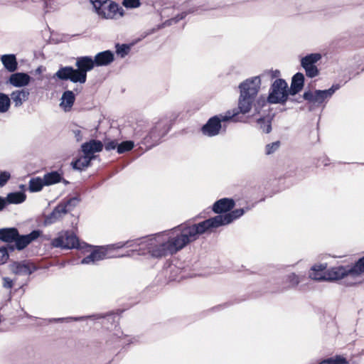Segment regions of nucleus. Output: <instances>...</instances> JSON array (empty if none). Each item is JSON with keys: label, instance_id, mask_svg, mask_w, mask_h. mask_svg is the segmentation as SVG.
<instances>
[{"label": "nucleus", "instance_id": "864d4df0", "mask_svg": "<svg viewBox=\"0 0 364 364\" xmlns=\"http://www.w3.org/2000/svg\"><path fill=\"white\" fill-rule=\"evenodd\" d=\"M72 132L77 141H80L82 139V138H83V130L82 129H81L79 127H75L72 129Z\"/></svg>", "mask_w": 364, "mask_h": 364}, {"label": "nucleus", "instance_id": "f704fd0d", "mask_svg": "<svg viewBox=\"0 0 364 364\" xmlns=\"http://www.w3.org/2000/svg\"><path fill=\"white\" fill-rule=\"evenodd\" d=\"M92 159L90 156L83 154L82 156L72 163L73 167L75 169L82 171L90 165Z\"/></svg>", "mask_w": 364, "mask_h": 364}, {"label": "nucleus", "instance_id": "72a5a7b5", "mask_svg": "<svg viewBox=\"0 0 364 364\" xmlns=\"http://www.w3.org/2000/svg\"><path fill=\"white\" fill-rule=\"evenodd\" d=\"M135 144L132 140H125L118 142L115 139V149L118 154H124L131 151L134 147Z\"/></svg>", "mask_w": 364, "mask_h": 364}, {"label": "nucleus", "instance_id": "4d7b16f0", "mask_svg": "<svg viewBox=\"0 0 364 364\" xmlns=\"http://www.w3.org/2000/svg\"><path fill=\"white\" fill-rule=\"evenodd\" d=\"M3 287L6 289H11L14 285L13 280L9 277H3Z\"/></svg>", "mask_w": 364, "mask_h": 364}, {"label": "nucleus", "instance_id": "f3484780", "mask_svg": "<svg viewBox=\"0 0 364 364\" xmlns=\"http://www.w3.org/2000/svg\"><path fill=\"white\" fill-rule=\"evenodd\" d=\"M108 248L106 247H97L88 256L81 261L82 264H93L95 262L102 260L107 257Z\"/></svg>", "mask_w": 364, "mask_h": 364}, {"label": "nucleus", "instance_id": "9b49d317", "mask_svg": "<svg viewBox=\"0 0 364 364\" xmlns=\"http://www.w3.org/2000/svg\"><path fill=\"white\" fill-rule=\"evenodd\" d=\"M98 16L103 19L114 17V1L111 0H90Z\"/></svg>", "mask_w": 364, "mask_h": 364}, {"label": "nucleus", "instance_id": "9d476101", "mask_svg": "<svg viewBox=\"0 0 364 364\" xmlns=\"http://www.w3.org/2000/svg\"><path fill=\"white\" fill-rule=\"evenodd\" d=\"M51 245L54 247H60L62 249L81 247L77 236L70 231H62L59 232L58 237L52 240Z\"/></svg>", "mask_w": 364, "mask_h": 364}, {"label": "nucleus", "instance_id": "c03bdc74", "mask_svg": "<svg viewBox=\"0 0 364 364\" xmlns=\"http://www.w3.org/2000/svg\"><path fill=\"white\" fill-rule=\"evenodd\" d=\"M122 5L127 9H135L141 6V0H122Z\"/></svg>", "mask_w": 364, "mask_h": 364}, {"label": "nucleus", "instance_id": "6e6d98bb", "mask_svg": "<svg viewBox=\"0 0 364 364\" xmlns=\"http://www.w3.org/2000/svg\"><path fill=\"white\" fill-rule=\"evenodd\" d=\"M202 7V5H193L189 7L188 9L183 11V12L186 14V16H187L189 14H193L197 12L198 10L201 9Z\"/></svg>", "mask_w": 364, "mask_h": 364}, {"label": "nucleus", "instance_id": "bf43d9fd", "mask_svg": "<svg viewBox=\"0 0 364 364\" xmlns=\"http://www.w3.org/2000/svg\"><path fill=\"white\" fill-rule=\"evenodd\" d=\"M186 14L182 11L173 16L174 24L178 23L180 21L183 20L186 18Z\"/></svg>", "mask_w": 364, "mask_h": 364}, {"label": "nucleus", "instance_id": "603ef678", "mask_svg": "<svg viewBox=\"0 0 364 364\" xmlns=\"http://www.w3.org/2000/svg\"><path fill=\"white\" fill-rule=\"evenodd\" d=\"M11 178V174L8 171L0 173V187L4 186Z\"/></svg>", "mask_w": 364, "mask_h": 364}, {"label": "nucleus", "instance_id": "a878e982", "mask_svg": "<svg viewBox=\"0 0 364 364\" xmlns=\"http://www.w3.org/2000/svg\"><path fill=\"white\" fill-rule=\"evenodd\" d=\"M1 61L4 68L10 73L15 72L18 68V62L14 54H5L1 55Z\"/></svg>", "mask_w": 364, "mask_h": 364}, {"label": "nucleus", "instance_id": "423d86ee", "mask_svg": "<svg viewBox=\"0 0 364 364\" xmlns=\"http://www.w3.org/2000/svg\"><path fill=\"white\" fill-rule=\"evenodd\" d=\"M363 274H364V255L346 265L327 267L326 282H338L347 277L357 278Z\"/></svg>", "mask_w": 364, "mask_h": 364}, {"label": "nucleus", "instance_id": "f03ea898", "mask_svg": "<svg viewBox=\"0 0 364 364\" xmlns=\"http://www.w3.org/2000/svg\"><path fill=\"white\" fill-rule=\"evenodd\" d=\"M174 120L159 119L151 127L149 121L144 117H138L134 122H132V127L135 137L141 138L137 143L141 151L132 153L124 156V159H115V174L124 168L132 161L136 159L146 151L160 144L163 138L170 132Z\"/></svg>", "mask_w": 364, "mask_h": 364}, {"label": "nucleus", "instance_id": "e2e57ef3", "mask_svg": "<svg viewBox=\"0 0 364 364\" xmlns=\"http://www.w3.org/2000/svg\"><path fill=\"white\" fill-rule=\"evenodd\" d=\"M359 284H360V282H348V280L343 281V284L346 287H354V286H357Z\"/></svg>", "mask_w": 364, "mask_h": 364}, {"label": "nucleus", "instance_id": "1a4fd4ad", "mask_svg": "<svg viewBox=\"0 0 364 364\" xmlns=\"http://www.w3.org/2000/svg\"><path fill=\"white\" fill-rule=\"evenodd\" d=\"M287 81L284 78H277L270 84L268 96L274 105H287Z\"/></svg>", "mask_w": 364, "mask_h": 364}, {"label": "nucleus", "instance_id": "bb28decb", "mask_svg": "<svg viewBox=\"0 0 364 364\" xmlns=\"http://www.w3.org/2000/svg\"><path fill=\"white\" fill-rule=\"evenodd\" d=\"M29 96V92L25 90H18L13 91L11 94V101L12 100L16 107H21L26 101Z\"/></svg>", "mask_w": 364, "mask_h": 364}, {"label": "nucleus", "instance_id": "58836bf2", "mask_svg": "<svg viewBox=\"0 0 364 364\" xmlns=\"http://www.w3.org/2000/svg\"><path fill=\"white\" fill-rule=\"evenodd\" d=\"M46 185L44 183L43 178L36 177L30 180L28 188L31 192H38L40 191Z\"/></svg>", "mask_w": 364, "mask_h": 364}, {"label": "nucleus", "instance_id": "79ce46f5", "mask_svg": "<svg viewBox=\"0 0 364 364\" xmlns=\"http://www.w3.org/2000/svg\"><path fill=\"white\" fill-rule=\"evenodd\" d=\"M281 146V141L279 140L266 144L264 148V154L267 156H269L276 152Z\"/></svg>", "mask_w": 364, "mask_h": 364}, {"label": "nucleus", "instance_id": "c85d7f7f", "mask_svg": "<svg viewBox=\"0 0 364 364\" xmlns=\"http://www.w3.org/2000/svg\"><path fill=\"white\" fill-rule=\"evenodd\" d=\"M322 58L319 53H311L306 55L304 57L301 58V66L304 68L309 66L316 65Z\"/></svg>", "mask_w": 364, "mask_h": 364}, {"label": "nucleus", "instance_id": "7c9ffc66", "mask_svg": "<svg viewBox=\"0 0 364 364\" xmlns=\"http://www.w3.org/2000/svg\"><path fill=\"white\" fill-rule=\"evenodd\" d=\"M18 236V230L15 228L0 229V240L10 242Z\"/></svg>", "mask_w": 364, "mask_h": 364}, {"label": "nucleus", "instance_id": "20e7f679", "mask_svg": "<svg viewBox=\"0 0 364 364\" xmlns=\"http://www.w3.org/2000/svg\"><path fill=\"white\" fill-rule=\"evenodd\" d=\"M261 79L259 76L249 77L238 85L240 96L237 107L232 109L237 114L243 115L249 114L252 109V102L257 97L261 87Z\"/></svg>", "mask_w": 364, "mask_h": 364}, {"label": "nucleus", "instance_id": "0eeeda50", "mask_svg": "<svg viewBox=\"0 0 364 364\" xmlns=\"http://www.w3.org/2000/svg\"><path fill=\"white\" fill-rule=\"evenodd\" d=\"M236 112L232 109H229L224 113L213 115L210 117L207 122L201 127L200 132L204 136L213 137L220 133H225L227 129V123L230 122H237Z\"/></svg>", "mask_w": 364, "mask_h": 364}, {"label": "nucleus", "instance_id": "dca6fc26", "mask_svg": "<svg viewBox=\"0 0 364 364\" xmlns=\"http://www.w3.org/2000/svg\"><path fill=\"white\" fill-rule=\"evenodd\" d=\"M133 339L129 338L128 335L124 334L122 331H120V327L115 323V350L121 348L119 351L115 354V356L120 354L122 350L126 351L130 345L133 343Z\"/></svg>", "mask_w": 364, "mask_h": 364}, {"label": "nucleus", "instance_id": "412c9836", "mask_svg": "<svg viewBox=\"0 0 364 364\" xmlns=\"http://www.w3.org/2000/svg\"><path fill=\"white\" fill-rule=\"evenodd\" d=\"M42 232L41 230H33L30 234L26 235H19L14 240L16 248L19 250L24 249L32 241L37 239Z\"/></svg>", "mask_w": 364, "mask_h": 364}, {"label": "nucleus", "instance_id": "cd10ccee", "mask_svg": "<svg viewBox=\"0 0 364 364\" xmlns=\"http://www.w3.org/2000/svg\"><path fill=\"white\" fill-rule=\"evenodd\" d=\"M75 95L73 91L67 90L61 97L60 107L65 111H69L75 102Z\"/></svg>", "mask_w": 364, "mask_h": 364}, {"label": "nucleus", "instance_id": "a211bd4d", "mask_svg": "<svg viewBox=\"0 0 364 364\" xmlns=\"http://www.w3.org/2000/svg\"><path fill=\"white\" fill-rule=\"evenodd\" d=\"M300 282L301 281L299 276L296 273L291 272L286 275L284 279V282L287 283L288 285L284 286L282 287H278L272 290H266L265 292H270L272 294L284 293L291 289L296 288L299 284Z\"/></svg>", "mask_w": 364, "mask_h": 364}, {"label": "nucleus", "instance_id": "4be33fe9", "mask_svg": "<svg viewBox=\"0 0 364 364\" xmlns=\"http://www.w3.org/2000/svg\"><path fill=\"white\" fill-rule=\"evenodd\" d=\"M31 80V77L25 73H15L10 75L9 83L15 87L27 86Z\"/></svg>", "mask_w": 364, "mask_h": 364}, {"label": "nucleus", "instance_id": "8fccbe9b", "mask_svg": "<svg viewBox=\"0 0 364 364\" xmlns=\"http://www.w3.org/2000/svg\"><path fill=\"white\" fill-rule=\"evenodd\" d=\"M119 250L115 251V258H123V257H133L136 258V250L134 247H132L131 250H128L126 251L124 254L118 253Z\"/></svg>", "mask_w": 364, "mask_h": 364}, {"label": "nucleus", "instance_id": "13d9d810", "mask_svg": "<svg viewBox=\"0 0 364 364\" xmlns=\"http://www.w3.org/2000/svg\"><path fill=\"white\" fill-rule=\"evenodd\" d=\"M119 15L120 17H123L125 15V11L118 3L115 2V16Z\"/></svg>", "mask_w": 364, "mask_h": 364}, {"label": "nucleus", "instance_id": "f257e3e1", "mask_svg": "<svg viewBox=\"0 0 364 364\" xmlns=\"http://www.w3.org/2000/svg\"><path fill=\"white\" fill-rule=\"evenodd\" d=\"M186 225H178L154 234L115 242V251L134 247L137 256L148 255L154 259L173 256L196 242L191 226Z\"/></svg>", "mask_w": 364, "mask_h": 364}, {"label": "nucleus", "instance_id": "5701e85b", "mask_svg": "<svg viewBox=\"0 0 364 364\" xmlns=\"http://www.w3.org/2000/svg\"><path fill=\"white\" fill-rule=\"evenodd\" d=\"M102 144L100 141L91 140L89 142L85 143L82 146V150L84 154L90 156L92 159L95 158V153L100 151L102 149Z\"/></svg>", "mask_w": 364, "mask_h": 364}, {"label": "nucleus", "instance_id": "39448f33", "mask_svg": "<svg viewBox=\"0 0 364 364\" xmlns=\"http://www.w3.org/2000/svg\"><path fill=\"white\" fill-rule=\"evenodd\" d=\"M75 65L77 69L71 66L61 67L53 75V79L70 80L74 83H85L87 80V73L95 66L93 59L90 56L77 58Z\"/></svg>", "mask_w": 364, "mask_h": 364}, {"label": "nucleus", "instance_id": "680f3d73", "mask_svg": "<svg viewBox=\"0 0 364 364\" xmlns=\"http://www.w3.org/2000/svg\"><path fill=\"white\" fill-rule=\"evenodd\" d=\"M270 73V77L272 79H277V78H280L279 76L281 75V73H280V70H271L269 71Z\"/></svg>", "mask_w": 364, "mask_h": 364}, {"label": "nucleus", "instance_id": "473e14b6", "mask_svg": "<svg viewBox=\"0 0 364 364\" xmlns=\"http://www.w3.org/2000/svg\"><path fill=\"white\" fill-rule=\"evenodd\" d=\"M316 364H350L348 360L341 355L323 358Z\"/></svg>", "mask_w": 364, "mask_h": 364}, {"label": "nucleus", "instance_id": "ea45409f", "mask_svg": "<svg viewBox=\"0 0 364 364\" xmlns=\"http://www.w3.org/2000/svg\"><path fill=\"white\" fill-rule=\"evenodd\" d=\"M211 212H213V211L211 210V206H210V207H208V208H206L205 210H204L203 211H202L201 213H198L196 216H194L188 220H186V221L180 223L179 225L187 224L186 225L191 226V225H193H193L198 224L200 222L196 223V221L197 220L205 218L206 215H209Z\"/></svg>", "mask_w": 364, "mask_h": 364}, {"label": "nucleus", "instance_id": "338daca9", "mask_svg": "<svg viewBox=\"0 0 364 364\" xmlns=\"http://www.w3.org/2000/svg\"><path fill=\"white\" fill-rule=\"evenodd\" d=\"M106 149H114V142L112 141V142L109 143V144L107 145Z\"/></svg>", "mask_w": 364, "mask_h": 364}, {"label": "nucleus", "instance_id": "5fc2aeb1", "mask_svg": "<svg viewBox=\"0 0 364 364\" xmlns=\"http://www.w3.org/2000/svg\"><path fill=\"white\" fill-rule=\"evenodd\" d=\"M9 258L7 250L5 247L0 248V264L5 263Z\"/></svg>", "mask_w": 364, "mask_h": 364}, {"label": "nucleus", "instance_id": "e433bc0d", "mask_svg": "<svg viewBox=\"0 0 364 364\" xmlns=\"http://www.w3.org/2000/svg\"><path fill=\"white\" fill-rule=\"evenodd\" d=\"M138 303L137 301L132 302H124L121 299L117 300V308H115V317L121 316V315L128 309H131Z\"/></svg>", "mask_w": 364, "mask_h": 364}, {"label": "nucleus", "instance_id": "2f4dec72", "mask_svg": "<svg viewBox=\"0 0 364 364\" xmlns=\"http://www.w3.org/2000/svg\"><path fill=\"white\" fill-rule=\"evenodd\" d=\"M26 196L23 192H14L7 195L6 203L9 204H19L25 201Z\"/></svg>", "mask_w": 364, "mask_h": 364}, {"label": "nucleus", "instance_id": "6e6552de", "mask_svg": "<svg viewBox=\"0 0 364 364\" xmlns=\"http://www.w3.org/2000/svg\"><path fill=\"white\" fill-rule=\"evenodd\" d=\"M341 87L342 85L340 83H333L328 89L305 90L303 92V100L306 101L308 110L313 112L318 107H325L328 100Z\"/></svg>", "mask_w": 364, "mask_h": 364}, {"label": "nucleus", "instance_id": "393cba45", "mask_svg": "<svg viewBox=\"0 0 364 364\" xmlns=\"http://www.w3.org/2000/svg\"><path fill=\"white\" fill-rule=\"evenodd\" d=\"M66 214V210L64 206L59 205V204L54 208L52 213L46 217L44 224L49 225L56 223L60 220Z\"/></svg>", "mask_w": 364, "mask_h": 364}, {"label": "nucleus", "instance_id": "69168bd1", "mask_svg": "<svg viewBox=\"0 0 364 364\" xmlns=\"http://www.w3.org/2000/svg\"><path fill=\"white\" fill-rule=\"evenodd\" d=\"M6 203L5 198L0 197V211L2 210L6 206Z\"/></svg>", "mask_w": 364, "mask_h": 364}, {"label": "nucleus", "instance_id": "052dcab7", "mask_svg": "<svg viewBox=\"0 0 364 364\" xmlns=\"http://www.w3.org/2000/svg\"><path fill=\"white\" fill-rule=\"evenodd\" d=\"M304 100H303V94L301 95H299L298 97H290V100H289L288 102H290L294 104H300Z\"/></svg>", "mask_w": 364, "mask_h": 364}, {"label": "nucleus", "instance_id": "7ed1b4c3", "mask_svg": "<svg viewBox=\"0 0 364 364\" xmlns=\"http://www.w3.org/2000/svg\"><path fill=\"white\" fill-rule=\"evenodd\" d=\"M264 200V198L255 201L247 200H245V205L242 208L234 209L224 215H217L205 219L198 224L191 225V228L196 241L203 235H210L215 232L218 228L232 223L235 220L244 215L247 211L254 208L258 203L262 202Z\"/></svg>", "mask_w": 364, "mask_h": 364}, {"label": "nucleus", "instance_id": "a19ab883", "mask_svg": "<svg viewBox=\"0 0 364 364\" xmlns=\"http://www.w3.org/2000/svg\"><path fill=\"white\" fill-rule=\"evenodd\" d=\"M291 85H294L301 90H304L305 86V77L304 75L301 72L296 73L292 77L291 80Z\"/></svg>", "mask_w": 364, "mask_h": 364}, {"label": "nucleus", "instance_id": "aec40b11", "mask_svg": "<svg viewBox=\"0 0 364 364\" xmlns=\"http://www.w3.org/2000/svg\"><path fill=\"white\" fill-rule=\"evenodd\" d=\"M327 271V263H321L319 264H314L309 271V277L312 280L316 282H326Z\"/></svg>", "mask_w": 364, "mask_h": 364}, {"label": "nucleus", "instance_id": "4468645a", "mask_svg": "<svg viewBox=\"0 0 364 364\" xmlns=\"http://www.w3.org/2000/svg\"><path fill=\"white\" fill-rule=\"evenodd\" d=\"M277 113L273 112V108L267 107L264 110V114L257 119L256 122L259 129L265 134H269L272 130V121L276 117Z\"/></svg>", "mask_w": 364, "mask_h": 364}, {"label": "nucleus", "instance_id": "4c0bfd02", "mask_svg": "<svg viewBox=\"0 0 364 364\" xmlns=\"http://www.w3.org/2000/svg\"><path fill=\"white\" fill-rule=\"evenodd\" d=\"M11 105L10 97L3 92H0V113L4 114L9 111Z\"/></svg>", "mask_w": 364, "mask_h": 364}, {"label": "nucleus", "instance_id": "b1692460", "mask_svg": "<svg viewBox=\"0 0 364 364\" xmlns=\"http://www.w3.org/2000/svg\"><path fill=\"white\" fill-rule=\"evenodd\" d=\"M93 60L95 66H106L114 60V53L110 50L98 53Z\"/></svg>", "mask_w": 364, "mask_h": 364}, {"label": "nucleus", "instance_id": "6ab92c4d", "mask_svg": "<svg viewBox=\"0 0 364 364\" xmlns=\"http://www.w3.org/2000/svg\"><path fill=\"white\" fill-rule=\"evenodd\" d=\"M253 113L252 116H256L260 114L262 112H264V108L266 107H269L271 105H274L272 100H270L268 95L266 96L264 94H262L259 96H257L254 102H252Z\"/></svg>", "mask_w": 364, "mask_h": 364}, {"label": "nucleus", "instance_id": "774afa93", "mask_svg": "<svg viewBox=\"0 0 364 364\" xmlns=\"http://www.w3.org/2000/svg\"><path fill=\"white\" fill-rule=\"evenodd\" d=\"M328 161H329L328 158L325 159V160L323 161V165L325 166H327L328 165Z\"/></svg>", "mask_w": 364, "mask_h": 364}, {"label": "nucleus", "instance_id": "f8f14e48", "mask_svg": "<svg viewBox=\"0 0 364 364\" xmlns=\"http://www.w3.org/2000/svg\"><path fill=\"white\" fill-rule=\"evenodd\" d=\"M237 200H239V199L226 197L220 198L211 205V210L217 215H224L230 212L236 205ZM242 205V203L238 201V205Z\"/></svg>", "mask_w": 364, "mask_h": 364}, {"label": "nucleus", "instance_id": "a18cd8bd", "mask_svg": "<svg viewBox=\"0 0 364 364\" xmlns=\"http://www.w3.org/2000/svg\"><path fill=\"white\" fill-rule=\"evenodd\" d=\"M245 299H235L234 302H232V301H227V302H225L223 304H218L217 306H213V308L209 309V311H220V310H223V309H224L225 308L230 307L233 304H239L242 301H245Z\"/></svg>", "mask_w": 364, "mask_h": 364}, {"label": "nucleus", "instance_id": "3c124183", "mask_svg": "<svg viewBox=\"0 0 364 364\" xmlns=\"http://www.w3.org/2000/svg\"><path fill=\"white\" fill-rule=\"evenodd\" d=\"M301 5L300 4L299 7H297L298 12L307 13L324 9L323 5H315L304 9L301 8Z\"/></svg>", "mask_w": 364, "mask_h": 364}, {"label": "nucleus", "instance_id": "ddd939ff", "mask_svg": "<svg viewBox=\"0 0 364 364\" xmlns=\"http://www.w3.org/2000/svg\"><path fill=\"white\" fill-rule=\"evenodd\" d=\"M149 35H151V32H143L139 37L132 39L129 43H115V55H117L121 58H125L129 55L134 46L142 41Z\"/></svg>", "mask_w": 364, "mask_h": 364}, {"label": "nucleus", "instance_id": "49530a36", "mask_svg": "<svg viewBox=\"0 0 364 364\" xmlns=\"http://www.w3.org/2000/svg\"><path fill=\"white\" fill-rule=\"evenodd\" d=\"M286 89H287V103L288 102L289 100H290V97L296 96L302 91V90H301L296 87H294V85L293 86V85H290V86H289L287 82Z\"/></svg>", "mask_w": 364, "mask_h": 364}, {"label": "nucleus", "instance_id": "c756f323", "mask_svg": "<svg viewBox=\"0 0 364 364\" xmlns=\"http://www.w3.org/2000/svg\"><path fill=\"white\" fill-rule=\"evenodd\" d=\"M104 318V316L102 314H95L91 316H79V317H65V318H50L48 321L50 323L51 322H70V321H85L88 318L90 319H100Z\"/></svg>", "mask_w": 364, "mask_h": 364}, {"label": "nucleus", "instance_id": "0e129e2a", "mask_svg": "<svg viewBox=\"0 0 364 364\" xmlns=\"http://www.w3.org/2000/svg\"><path fill=\"white\" fill-rule=\"evenodd\" d=\"M344 5H345V2H344V1H342L341 3H339L338 4L331 3V4H330L329 6L331 8H341Z\"/></svg>", "mask_w": 364, "mask_h": 364}, {"label": "nucleus", "instance_id": "37998d69", "mask_svg": "<svg viewBox=\"0 0 364 364\" xmlns=\"http://www.w3.org/2000/svg\"><path fill=\"white\" fill-rule=\"evenodd\" d=\"M78 199L75 197L71 198L66 201L62 202L59 205L64 206V209L66 210V213L71 211L74 207L77 205Z\"/></svg>", "mask_w": 364, "mask_h": 364}, {"label": "nucleus", "instance_id": "09e8293b", "mask_svg": "<svg viewBox=\"0 0 364 364\" xmlns=\"http://www.w3.org/2000/svg\"><path fill=\"white\" fill-rule=\"evenodd\" d=\"M304 69L305 70L306 75L309 78H314V77H317L320 73V70H318V68H317V66L316 65H312V66H309L306 68L304 67Z\"/></svg>", "mask_w": 364, "mask_h": 364}, {"label": "nucleus", "instance_id": "2eb2a0df", "mask_svg": "<svg viewBox=\"0 0 364 364\" xmlns=\"http://www.w3.org/2000/svg\"><path fill=\"white\" fill-rule=\"evenodd\" d=\"M10 271L18 276H28L35 270V265L28 261L14 262L9 264Z\"/></svg>", "mask_w": 364, "mask_h": 364}, {"label": "nucleus", "instance_id": "c9c22d12", "mask_svg": "<svg viewBox=\"0 0 364 364\" xmlns=\"http://www.w3.org/2000/svg\"><path fill=\"white\" fill-rule=\"evenodd\" d=\"M44 183L50 186L60 182L62 180V175L58 171H51L43 176Z\"/></svg>", "mask_w": 364, "mask_h": 364}, {"label": "nucleus", "instance_id": "de8ad7c7", "mask_svg": "<svg viewBox=\"0 0 364 364\" xmlns=\"http://www.w3.org/2000/svg\"><path fill=\"white\" fill-rule=\"evenodd\" d=\"M174 24L173 23V18H170L168 19H166V21H164V22H162L161 23H159L158 24L156 27L154 28H152L148 31H146V32H151V34L154 33L156 31L158 30H160V29H162L165 27H168V26H170L171 25Z\"/></svg>", "mask_w": 364, "mask_h": 364}]
</instances>
